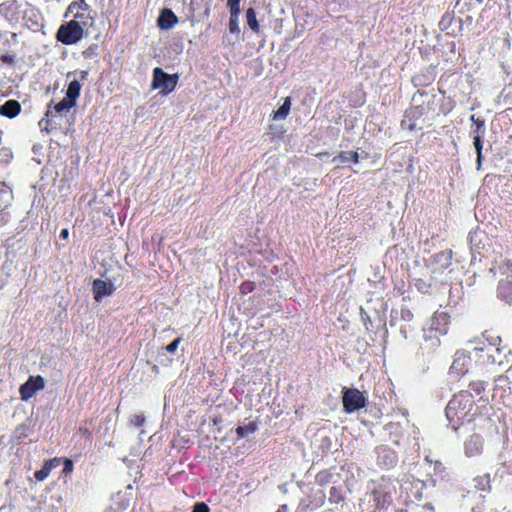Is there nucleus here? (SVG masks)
<instances>
[{
    "label": "nucleus",
    "mask_w": 512,
    "mask_h": 512,
    "mask_svg": "<svg viewBox=\"0 0 512 512\" xmlns=\"http://www.w3.org/2000/svg\"><path fill=\"white\" fill-rule=\"evenodd\" d=\"M475 414L473 396L468 392L455 395L446 407L447 419L454 429L464 422L472 421Z\"/></svg>",
    "instance_id": "f257e3e1"
},
{
    "label": "nucleus",
    "mask_w": 512,
    "mask_h": 512,
    "mask_svg": "<svg viewBox=\"0 0 512 512\" xmlns=\"http://www.w3.org/2000/svg\"><path fill=\"white\" fill-rule=\"evenodd\" d=\"M178 80V74H168L162 68L156 67L153 69L151 88L153 90L158 89L162 94L168 95L175 89Z\"/></svg>",
    "instance_id": "f03ea898"
},
{
    "label": "nucleus",
    "mask_w": 512,
    "mask_h": 512,
    "mask_svg": "<svg viewBox=\"0 0 512 512\" xmlns=\"http://www.w3.org/2000/svg\"><path fill=\"white\" fill-rule=\"evenodd\" d=\"M73 100L64 97L60 102L54 106L49 105L45 117L41 120L40 124L46 123V129L53 127L57 123L58 118L66 116L70 110L75 106Z\"/></svg>",
    "instance_id": "7ed1b4c3"
},
{
    "label": "nucleus",
    "mask_w": 512,
    "mask_h": 512,
    "mask_svg": "<svg viewBox=\"0 0 512 512\" xmlns=\"http://www.w3.org/2000/svg\"><path fill=\"white\" fill-rule=\"evenodd\" d=\"M84 29L76 19H71L67 24L62 25L57 32V39L66 45L77 43L83 37Z\"/></svg>",
    "instance_id": "20e7f679"
},
{
    "label": "nucleus",
    "mask_w": 512,
    "mask_h": 512,
    "mask_svg": "<svg viewBox=\"0 0 512 512\" xmlns=\"http://www.w3.org/2000/svg\"><path fill=\"white\" fill-rule=\"evenodd\" d=\"M343 408L346 413H353L366 404V398L364 394L357 389H345L343 391Z\"/></svg>",
    "instance_id": "39448f33"
},
{
    "label": "nucleus",
    "mask_w": 512,
    "mask_h": 512,
    "mask_svg": "<svg viewBox=\"0 0 512 512\" xmlns=\"http://www.w3.org/2000/svg\"><path fill=\"white\" fill-rule=\"evenodd\" d=\"M45 387V380L42 376H30L29 379L20 386L19 393L23 401L32 398L38 391Z\"/></svg>",
    "instance_id": "423d86ee"
},
{
    "label": "nucleus",
    "mask_w": 512,
    "mask_h": 512,
    "mask_svg": "<svg viewBox=\"0 0 512 512\" xmlns=\"http://www.w3.org/2000/svg\"><path fill=\"white\" fill-rule=\"evenodd\" d=\"M471 367V358L465 352L459 351L456 353L453 363L450 367V374L455 377H460L466 374Z\"/></svg>",
    "instance_id": "0eeeda50"
},
{
    "label": "nucleus",
    "mask_w": 512,
    "mask_h": 512,
    "mask_svg": "<svg viewBox=\"0 0 512 512\" xmlns=\"http://www.w3.org/2000/svg\"><path fill=\"white\" fill-rule=\"evenodd\" d=\"M115 290L112 282L96 279L93 282L94 299L100 302L104 297L111 295Z\"/></svg>",
    "instance_id": "6e6552de"
},
{
    "label": "nucleus",
    "mask_w": 512,
    "mask_h": 512,
    "mask_svg": "<svg viewBox=\"0 0 512 512\" xmlns=\"http://www.w3.org/2000/svg\"><path fill=\"white\" fill-rule=\"evenodd\" d=\"M360 158V154L356 151H342L332 159V163H334L336 167H340L350 162L359 163Z\"/></svg>",
    "instance_id": "1a4fd4ad"
},
{
    "label": "nucleus",
    "mask_w": 512,
    "mask_h": 512,
    "mask_svg": "<svg viewBox=\"0 0 512 512\" xmlns=\"http://www.w3.org/2000/svg\"><path fill=\"white\" fill-rule=\"evenodd\" d=\"M482 441L478 435L470 436L464 445V452L467 457H473L481 452Z\"/></svg>",
    "instance_id": "9d476101"
},
{
    "label": "nucleus",
    "mask_w": 512,
    "mask_h": 512,
    "mask_svg": "<svg viewBox=\"0 0 512 512\" xmlns=\"http://www.w3.org/2000/svg\"><path fill=\"white\" fill-rule=\"evenodd\" d=\"M177 22L176 15L170 9H164L158 18V25L165 30L171 29Z\"/></svg>",
    "instance_id": "9b49d317"
},
{
    "label": "nucleus",
    "mask_w": 512,
    "mask_h": 512,
    "mask_svg": "<svg viewBox=\"0 0 512 512\" xmlns=\"http://www.w3.org/2000/svg\"><path fill=\"white\" fill-rule=\"evenodd\" d=\"M60 463V458H53L45 461L42 469L35 472L34 476L38 481H44L50 475L52 469L56 468Z\"/></svg>",
    "instance_id": "f8f14e48"
},
{
    "label": "nucleus",
    "mask_w": 512,
    "mask_h": 512,
    "mask_svg": "<svg viewBox=\"0 0 512 512\" xmlns=\"http://www.w3.org/2000/svg\"><path fill=\"white\" fill-rule=\"evenodd\" d=\"M20 104L15 100H8L0 107V114L13 118L20 112Z\"/></svg>",
    "instance_id": "ddd939ff"
},
{
    "label": "nucleus",
    "mask_w": 512,
    "mask_h": 512,
    "mask_svg": "<svg viewBox=\"0 0 512 512\" xmlns=\"http://www.w3.org/2000/svg\"><path fill=\"white\" fill-rule=\"evenodd\" d=\"M85 11H88V5L85 3V1L84 0H76L68 6L65 16L66 17H68V16L74 17V16L80 14L81 12H85Z\"/></svg>",
    "instance_id": "4468645a"
},
{
    "label": "nucleus",
    "mask_w": 512,
    "mask_h": 512,
    "mask_svg": "<svg viewBox=\"0 0 512 512\" xmlns=\"http://www.w3.org/2000/svg\"><path fill=\"white\" fill-rule=\"evenodd\" d=\"M291 109V98L285 97L283 104L274 112L273 119L279 120V119H285Z\"/></svg>",
    "instance_id": "2eb2a0df"
},
{
    "label": "nucleus",
    "mask_w": 512,
    "mask_h": 512,
    "mask_svg": "<svg viewBox=\"0 0 512 512\" xmlns=\"http://www.w3.org/2000/svg\"><path fill=\"white\" fill-rule=\"evenodd\" d=\"M80 91H81V84H80V82L77 81V80H73L68 85L65 97L70 99V100H73L74 103L76 104L77 99H78V97L80 95Z\"/></svg>",
    "instance_id": "dca6fc26"
},
{
    "label": "nucleus",
    "mask_w": 512,
    "mask_h": 512,
    "mask_svg": "<svg viewBox=\"0 0 512 512\" xmlns=\"http://www.w3.org/2000/svg\"><path fill=\"white\" fill-rule=\"evenodd\" d=\"M418 114L417 109H411L405 113L404 119L401 122V125L405 129L413 130L417 127V123L412 121V118Z\"/></svg>",
    "instance_id": "f3484780"
},
{
    "label": "nucleus",
    "mask_w": 512,
    "mask_h": 512,
    "mask_svg": "<svg viewBox=\"0 0 512 512\" xmlns=\"http://www.w3.org/2000/svg\"><path fill=\"white\" fill-rule=\"evenodd\" d=\"M247 24L253 31L259 30V24L256 18V13L254 9L249 8L246 11Z\"/></svg>",
    "instance_id": "a211bd4d"
},
{
    "label": "nucleus",
    "mask_w": 512,
    "mask_h": 512,
    "mask_svg": "<svg viewBox=\"0 0 512 512\" xmlns=\"http://www.w3.org/2000/svg\"><path fill=\"white\" fill-rule=\"evenodd\" d=\"M256 430V425L254 423H250L246 426H238L236 428V433L239 438L246 437L252 433H254Z\"/></svg>",
    "instance_id": "6ab92c4d"
},
{
    "label": "nucleus",
    "mask_w": 512,
    "mask_h": 512,
    "mask_svg": "<svg viewBox=\"0 0 512 512\" xmlns=\"http://www.w3.org/2000/svg\"><path fill=\"white\" fill-rule=\"evenodd\" d=\"M72 19H76L78 24H81V27L85 29L92 22V17L90 16L88 11L81 12L80 14L74 16Z\"/></svg>",
    "instance_id": "aec40b11"
},
{
    "label": "nucleus",
    "mask_w": 512,
    "mask_h": 512,
    "mask_svg": "<svg viewBox=\"0 0 512 512\" xmlns=\"http://www.w3.org/2000/svg\"><path fill=\"white\" fill-rule=\"evenodd\" d=\"M482 137H481V134L478 133L476 135H474V147H475V150H476V153H477V164H478V168H480L481 166V161H482V141H481Z\"/></svg>",
    "instance_id": "412c9836"
},
{
    "label": "nucleus",
    "mask_w": 512,
    "mask_h": 512,
    "mask_svg": "<svg viewBox=\"0 0 512 512\" xmlns=\"http://www.w3.org/2000/svg\"><path fill=\"white\" fill-rule=\"evenodd\" d=\"M238 17H239V14H231L230 21H229L230 32L233 34H237V35H239V33H240Z\"/></svg>",
    "instance_id": "4be33fe9"
},
{
    "label": "nucleus",
    "mask_w": 512,
    "mask_h": 512,
    "mask_svg": "<svg viewBox=\"0 0 512 512\" xmlns=\"http://www.w3.org/2000/svg\"><path fill=\"white\" fill-rule=\"evenodd\" d=\"M230 14H240V0H227Z\"/></svg>",
    "instance_id": "5701e85b"
},
{
    "label": "nucleus",
    "mask_w": 512,
    "mask_h": 512,
    "mask_svg": "<svg viewBox=\"0 0 512 512\" xmlns=\"http://www.w3.org/2000/svg\"><path fill=\"white\" fill-rule=\"evenodd\" d=\"M475 126H476V128L474 130V135L480 133L481 137H483V135L485 133L484 121L483 120H477Z\"/></svg>",
    "instance_id": "b1692460"
},
{
    "label": "nucleus",
    "mask_w": 512,
    "mask_h": 512,
    "mask_svg": "<svg viewBox=\"0 0 512 512\" xmlns=\"http://www.w3.org/2000/svg\"><path fill=\"white\" fill-rule=\"evenodd\" d=\"M179 343H180V338L175 339L174 341H172L170 344H168L166 346V350L170 353L175 352L178 348Z\"/></svg>",
    "instance_id": "393cba45"
},
{
    "label": "nucleus",
    "mask_w": 512,
    "mask_h": 512,
    "mask_svg": "<svg viewBox=\"0 0 512 512\" xmlns=\"http://www.w3.org/2000/svg\"><path fill=\"white\" fill-rule=\"evenodd\" d=\"M192 512H209V507L203 502L197 503Z\"/></svg>",
    "instance_id": "a878e982"
},
{
    "label": "nucleus",
    "mask_w": 512,
    "mask_h": 512,
    "mask_svg": "<svg viewBox=\"0 0 512 512\" xmlns=\"http://www.w3.org/2000/svg\"><path fill=\"white\" fill-rule=\"evenodd\" d=\"M72 471H73V462L70 459H65L63 473L69 474Z\"/></svg>",
    "instance_id": "bb28decb"
},
{
    "label": "nucleus",
    "mask_w": 512,
    "mask_h": 512,
    "mask_svg": "<svg viewBox=\"0 0 512 512\" xmlns=\"http://www.w3.org/2000/svg\"><path fill=\"white\" fill-rule=\"evenodd\" d=\"M479 482V484L476 485V487L480 490H485L486 489V485H488V479L487 477H483V478H480L479 480H477Z\"/></svg>",
    "instance_id": "cd10ccee"
},
{
    "label": "nucleus",
    "mask_w": 512,
    "mask_h": 512,
    "mask_svg": "<svg viewBox=\"0 0 512 512\" xmlns=\"http://www.w3.org/2000/svg\"><path fill=\"white\" fill-rule=\"evenodd\" d=\"M60 236H61L63 239H67V238H68V236H69V232H68V230H67V229H63V230L61 231Z\"/></svg>",
    "instance_id": "c85d7f7f"
},
{
    "label": "nucleus",
    "mask_w": 512,
    "mask_h": 512,
    "mask_svg": "<svg viewBox=\"0 0 512 512\" xmlns=\"http://www.w3.org/2000/svg\"><path fill=\"white\" fill-rule=\"evenodd\" d=\"M439 319L445 320V315L443 313L436 314L435 317L433 318V321Z\"/></svg>",
    "instance_id": "c756f323"
},
{
    "label": "nucleus",
    "mask_w": 512,
    "mask_h": 512,
    "mask_svg": "<svg viewBox=\"0 0 512 512\" xmlns=\"http://www.w3.org/2000/svg\"><path fill=\"white\" fill-rule=\"evenodd\" d=\"M135 419H136V424L137 425H140L144 421V418L141 417V416H136Z\"/></svg>",
    "instance_id": "7c9ffc66"
},
{
    "label": "nucleus",
    "mask_w": 512,
    "mask_h": 512,
    "mask_svg": "<svg viewBox=\"0 0 512 512\" xmlns=\"http://www.w3.org/2000/svg\"><path fill=\"white\" fill-rule=\"evenodd\" d=\"M276 512H287L286 506H281Z\"/></svg>",
    "instance_id": "2f4dec72"
},
{
    "label": "nucleus",
    "mask_w": 512,
    "mask_h": 512,
    "mask_svg": "<svg viewBox=\"0 0 512 512\" xmlns=\"http://www.w3.org/2000/svg\"><path fill=\"white\" fill-rule=\"evenodd\" d=\"M88 75V72L87 71H81V78L82 79H85Z\"/></svg>",
    "instance_id": "473e14b6"
},
{
    "label": "nucleus",
    "mask_w": 512,
    "mask_h": 512,
    "mask_svg": "<svg viewBox=\"0 0 512 512\" xmlns=\"http://www.w3.org/2000/svg\"><path fill=\"white\" fill-rule=\"evenodd\" d=\"M470 120H471L474 124H476V121H477V120H479V119H478V118H476V117H475V115H471Z\"/></svg>",
    "instance_id": "72a5a7b5"
},
{
    "label": "nucleus",
    "mask_w": 512,
    "mask_h": 512,
    "mask_svg": "<svg viewBox=\"0 0 512 512\" xmlns=\"http://www.w3.org/2000/svg\"><path fill=\"white\" fill-rule=\"evenodd\" d=\"M436 329L438 330V328H436ZM439 332H440L441 334H445V333H446V330H445L444 328H443V329H439Z\"/></svg>",
    "instance_id": "f704fd0d"
}]
</instances>
